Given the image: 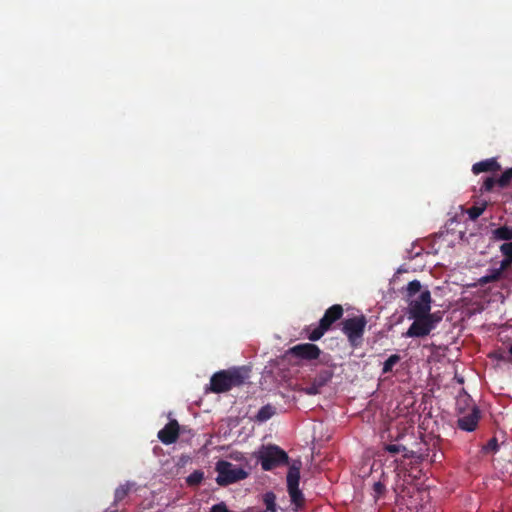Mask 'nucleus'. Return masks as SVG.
Returning a JSON list of instances; mask_svg holds the SVG:
<instances>
[{"mask_svg": "<svg viewBox=\"0 0 512 512\" xmlns=\"http://www.w3.org/2000/svg\"><path fill=\"white\" fill-rule=\"evenodd\" d=\"M250 370L246 367L221 370L210 379V390L214 393H224L233 387L242 385L249 378Z\"/></svg>", "mask_w": 512, "mask_h": 512, "instance_id": "1", "label": "nucleus"}, {"mask_svg": "<svg viewBox=\"0 0 512 512\" xmlns=\"http://www.w3.org/2000/svg\"><path fill=\"white\" fill-rule=\"evenodd\" d=\"M408 318L414 321L408 330L403 333V337L422 338L428 336L437 327L442 320V315L440 311H437L427 315L408 316Z\"/></svg>", "mask_w": 512, "mask_h": 512, "instance_id": "2", "label": "nucleus"}, {"mask_svg": "<svg viewBox=\"0 0 512 512\" xmlns=\"http://www.w3.org/2000/svg\"><path fill=\"white\" fill-rule=\"evenodd\" d=\"M264 471H271L276 467L288 464V454L277 445H263L255 454Z\"/></svg>", "mask_w": 512, "mask_h": 512, "instance_id": "3", "label": "nucleus"}, {"mask_svg": "<svg viewBox=\"0 0 512 512\" xmlns=\"http://www.w3.org/2000/svg\"><path fill=\"white\" fill-rule=\"evenodd\" d=\"M215 469L218 473L216 482L220 486H227L248 476L243 468L237 467L226 460H219Z\"/></svg>", "mask_w": 512, "mask_h": 512, "instance_id": "4", "label": "nucleus"}, {"mask_svg": "<svg viewBox=\"0 0 512 512\" xmlns=\"http://www.w3.org/2000/svg\"><path fill=\"white\" fill-rule=\"evenodd\" d=\"M343 307L340 304H334L329 307L323 317L320 319L319 324L313 328L308 339L310 341H317L331 328V326L343 316Z\"/></svg>", "mask_w": 512, "mask_h": 512, "instance_id": "5", "label": "nucleus"}, {"mask_svg": "<svg viewBox=\"0 0 512 512\" xmlns=\"http://www.w3.org/2000/svg\"><path fill=\"white\" fill-rule=\"evenodd\" d=\"M367 320L364 315L345 319L342 322V332L347 336L352 347H357L363 340Z\"/></svg>", "mask_w": 512, "mask_h": 512, "instance_id": "6", "label": "nucleus"}, {"mask_svg": "<svg viewBox=\"0 0 512 512\" xmlns=\"http://www.w3.org/2000/svg\"><path fill=\"white\" fill-rule=\"evenodd\" d=\"M300 481V464L293 463L287 473V490L291 498V502L297 507L304 504V495L299 489Z\"/></svg>", "mask_w": 512, "mask_h": 512, "instance_id": "7", "label": "nucleus"}, {"mask_svg": "<svg viewBox=\"0 0 512 512\" xmlns=\"http://www.w3.org/2000/svg\"><path fill=\"white\" fill-rule=\"evenodd\" d=\"M408 316L427 315L431 313V293L428 289H424L419 295L408 300Z\"/></svg>", "mask_w": 512, "mask_h": 512, "instance_id": "8", "label": "nucleus"}, {"mask_svg": "<svg viewBox=\"0 0 512 512\" xmlns=\"http://www.w3.org/2000/svg\"><path fill=\"white\" fill-rule=\"evenodd\" d=\"M288 352L295 358L308 361L318 359L321 354L320 348L313 343L297 344L291 347Z\"/></svg>", "mask_w": 512, "mask_h": 512, "instance_id": "9", "label": "nucleus"}, {"mask_svg": "<svg viewBox=\"0 0 512 512\" xmlns=\"http://www.w3.org/2000/svg\"><path fill=\"white\" fill-rule=\"evenodd\" d=\"M333 372L331 370H322L320 371L311 383L304 388V391L307 395H317L321 392V389L328 384V382L332 379Z\"/></svg>", "mask_w": 512, "mask_h": 512, "instance_id": "10", "label": "nucleus"}, {"mask_svg": "<svg viewBox=\"0 0 512 512\" xmlns=\"http://www.w3.org/2000/svg\"><path fill=\"white\" fill-rule=\"evenodd\" d=\"M480 420V410L477 406H473L469 413L460 416L457 419V426L459 429L467 432H472L476 429Z\"/></svg>", "mask_w": 512, "mask_h": 512, "instance_id": "11", "label": "nucleus"}, {"mask_svg": "<svg viewBox=\"0 0 512 512\" xmlns=\"http://www.w3.org/2000/svg\"><path fill=\"white\" fill-rule=\"evenodd\" d=\"M179 437V424L176 420L169 421L164 428L158 432L159 440L165 444L170 445L175 443Z\"/></svg>", "mask_w": 512, "mask_h": 512, "instance_id": "12", "label": "nucleus"}, {"mask_svg": "<svg viewBox=\"0 0 512 512\" xmlns=\"http://www.w3.org/2000/svg\"><path fill=\"white\" fill-rule=\"evenodd\" d=\"M131 488L132 487L129 483L117 487L114 492V501L112 505L106 509L105 512H118L119 503L122 502L128 496L129 492L131 491Z\"/></svg>", "mask_w": 512, "mask_h": 512, "instance_id": "13", "label": "nucleus"}, {"mask_svg": "<svg viewBox=\"0 0 512 512\" xmlns=\"http://www.w3.org/2000/svg\"><path fill=\"white\" fill-rule=\"evenodd\" d=\"M501 169L500 164L496 161L495 158L486 159L480 162L475 163L472 166V171L474 174H479L482 172H493Z\"/></svg>", "mask_w": 512, "mask_h": 512, "instance_id": "14", "label": "nucleus"}, {"mask_svg": "<svg viewBox=\"0 0 512 512\" xmlns=\"http://www.w3.org/2000/svg\"><path fill=\"white\" fill-rule=\"evenodd\" d=\"M493 239L497 241H512V226L503 225L492 231Z\"/></svg>", "mask_w": 512, "mask_h": 512, "instance_id": "15", "label": "nucleus"}, {"mask_svg": "<svg viewBox=\"0 0 512 512\" xmlns=\"http://www.w3.org/2000/svg\"><path fill=\"white\" fill-rule=\"evenodd\" d=\"M384 450L389 452L392 455L402 453L404 458H412L414 455V452L411 450H408L405 446L399 445V444H386L384 446Z\"/></svg>", "mask_w": 512, "mask_h": 512, "instance_id": "16", "label": "nucleus"}, {"mask_svg": "<svg viewBox=\"0 0 512 512\" xmlns=\"http://www.w3.org/2000/svg\"><path fill=\"white\" fill-rule=\"evenodd\" d=\"M502 276L503 274L497 268L490 269L488 274L478 279V285L484 286L488 283L499 281Z\"/></svg>", "mask_w": 512, "mask_h": 512, "instance_id": "17", "label": "nucleus"}, {"mask_svg": "<svg viewBox=\"0 0 512 512\" xmlns=\"http://www.w3.org/2000/svg\"><path fill=\"white\" fill-rule=\"evenodd\" d=\"M275 412V407L271 404L264 405L259 409L255 419L258 422H265L269 420L275 414Z\"/></svg>", "mask_w": 512, "mask_h": 512, "instance_id": "18", "label": "nucleus"}, {"mask_svg": "<svg viewBox=\"0 0 512 512\" xmlns=\"http://www.w3.org/2000/svg\"><path fill=\"white\" fill-rule=\"evenodd\" d=\"M422 285L419 280H412L408 283L406 289H405V298L406 300L417 296L422 292Z\"/></svg>", "mask_w": 512, "mask_h": 512, "instance_id": "19", "label": "nucleus"}, {"mask_svg": "<svg viewBox=\"0 0 512 512\" xmlns=\"http://www.w3.org/2000/svg\"><path fill=\"white\" fill-rule=\"evenodd\" d=\"M263 502L267 511L277 512L276 495L273 492H267L263 496Z\"/></svg>", "mask_w": 512, "mask_h": 512, "instance_id": "20", "label": "nucleus"}, {"mask_svg": "<svg viewBox=\"0 0 512 512\" xmlns=\"http://www.w3.org/2000/svg\"><path fill=\"white\" fill-rule=\"evenodd\" d=\"M493 357L498 361L512 363V344L509 346L508 350L495 351Z\"/></svg>", "mask_w": 512, "mask_h": 512, "instance_id": "21", "label": "nucleus"}, {"mask_svg": "<svg viewBox=\"0 0 512 512\" xmlns=\"http://www.w3.org/2000/svg\"><path fill=\"white\" fill-rule=\"evenodd\" d=\"M400 359L401 357L398 354L389 356L383 364L382 373L387 374L392 372L393 367L400 361Z\"/></svg>", "mask_w": 512, "mask_h": 512, "instance_id": "22", "label": "nucleus"}, {"mask_svg": "<svg viewBox=\"0 0 512 512\" xmlns=\"http://www.w3.org/2000/svg\"><path fill=\"white\" fill-rule=\"evenodd\" d=\"M203 479L204 473L201 470H195L186 478V483L189 486H197L203 481Z\"/></svg>", "mask_w": 512, "mask_h": 512, "instance_id": "23", "label": "nucleus"}, {"mask_svg": "<svg viewBox=\"0 0 512 512\" xmlns=\"http://www.w3.org/2000/svg\"><path fill=\"white\" fill-rule=\"evenodd\" d=\"M499 187L506 188L508 186H512V167L505 170L502 175L499 177Z\"/></svg>", "mask_w": 512, "mask_h": 512, "instance_id": "24", "label": "nucleus"}, {"mask_svg": "<svg viewBox=\"0 0 512 512\" xmlns=\"http://www.w3.org/2000/svg\"><path fill=\"white\" fill-rule=\"evenodd\" d=\"M485 209H486V203H484L480 206L474 205L467 210V214H468L469 218L474 221L483 214Z\"/></svg>", "mask_w": 512, "mask_h": 512, "instance_id": "25", "label": "nucleus"}, {"mask_svg": "<svg viewBox=\"0 0 512 512\" xmlns=\"http://www.w3.org/2000/svg\"><path fill=\"white\" fill-rule=\"evenodd\" d=\"M386 493V486L383 482L377 481L373 484V498L375 501L381 499Z\"/></svg>", "mask_w": 512, "mask_h": 512, "instance_id": "26", "label": "nucleus"}, {"mask_svg": "<svg viewBox=\"0 0 512 512\" xmlns=\"http://www.w3.org/2000/svg\"><path fill=\"white\" fill-rule=\"evenodd\" d=\"M499 178L495 179L493 177H487L485 181L483 182V185L481 187L482 192H491L493 188L498 185L499 186Z\"/></svg>", "mask_w": 512, "mask_h": 512, "instance_id": "27", "label": "nucleus"}, {"mask_svg": "<svg viewBox=\"0 0 512 512\" xmlns=\"http://www.w3.org/2000/svg\"><path fill=\"white\" fill-rule=\"evenodd\" d=\"M500 252L503 256L512 258V241L503 243L500 246Z\"/></svg>", "mask_w": 512, "mask_h": 512, "instance_id": "28", "label": "nucleus"}, {"mask_svg": "<svg viewBox=\"0 0 512 512\" xmlns=\"http://www.w3.org/2000/svg\"><path fill=\"white\" fill-rule=\"evenodd\" d=\"M511 265L512 258L504 256L503 260L500 262V267L497 269L503 274L504 271L507 270Z\"/></svg>", "mask_w": 512, "mask_h": 512, "instance_id": "29", "label": "nucleus"}, {"mask_svg": "<svg viewBox=\"0 0 512 512\" xmlns=\"http://www.w3.org/2000/svg\"><path fill=\"white\" fill-rule=\"evenodd\" d=\"M210 512H229L227 505L224 502H220L211 507Z\"/></svg>", "mask_w": 512, "mask_h": 512, "instance_id": "30", "label": "nucleus"}, {"mask_svg": "<svg viewBox=\"0 0 512 512\" xmlns=\"http://www.w3.org/2000/svg\"><path fill=\"white\" fill-rule=\"evenodd\" d=\"M486 449L491 450V451H497V449H498L497 439L496 438L490 439L486 445Z\"/></svg>", "mask_w": 512, "mask_h": 512, "instance_id": "31", "label": "nucleus"}]
</instances>
